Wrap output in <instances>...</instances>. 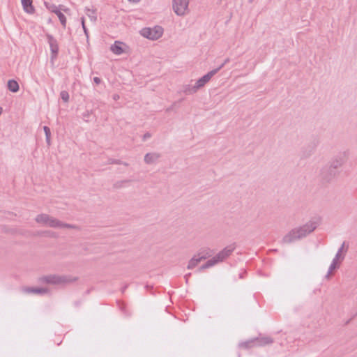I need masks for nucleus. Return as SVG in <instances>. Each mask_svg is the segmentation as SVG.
I'll return each mask as SVG.
<instances>
[{
    "label": "nucleus",
    "mask_w": 357,
    "mask_h": 357,
    "mask_svg": "<svg viewBox=\"0 0 357 357\" xmlns=\"http://www.w3.org/2000/svg\"><path fill=\"white\" fill-rule=\"evenodd\" d=\"M319 223L317 221L310 220L305 225L290 230L282 238L283 243H291L295 241L306 237L313 232Z\"/></svg>",
    "instance_id": "1"
},
{
    "label": "nucleus",
    "mask_w": 357,
    "mask_h": 357,
    "mask_svg": "<svg viewBox=\"0 0 357 357\" xmlns=\"http://www.w3.org/2000/svg\"><path fill=\"white\" fill-rule=\"evenodd\" d=\"M35 220L37 223L42 224L43 225L49 226L52 228H68V229H73L77 230H80L81 228L79 226L76 225H71L68 223H64L60 221L59 220L53 218L48 214L41 213L38 215Z\"/></svg>",
    "instance_id": "2"
},
{
    "label": "nucleus",
    "mask_w": 357,
    "mask_h": 357,
    "mask_svg": "<svg viewBox=\"0 0 357 357\" xmlns=\"http://www.w3.org/2000/svg\"><path fill=\"white\" fill-rule=\"evenodd\" d=\"M77 280V277H73L71 275L51 274L39 278L38 281L40 283L59 285L70 284L76 282Z\"/></svg>",
    "instance_id": "3"
},
{
    "label": "nucleus",
    "mask_w": 357,
    "mask_h": 357,
    "mask_svg": "<svg viewBox=\"0 0 357 357\" xmlns=\"http://www.w3.org/2000/svg\"><path fill=\"white\" fill-rule=\"evenodd\" d=\"M141 35L149 40H155L163 34V28L160 26H155L153 28L145 27L140 31Z\"/></svg>",
    "instance_id": "4"
},
{
    "label": "nucleus",
    "mask_w": 357,
    "mask_h": 357,
    "mask_svg": "<svg viewBox=\"0 0 357 357\" xmlns=\"http://www.w3.org/2000/svg\"><path fill=\"white\" fill-rule=\"evenodd\" d=\"M45 37L50 47V59L54 62L58 57L59 46L57 40L50 33H46Z\"/></svg>",
    "instance_id": "5"
},
{
    "label": "nucleus",
    "mask_w": 357,
    "mask_h": 357,
    "mask_svg": "<svg viewBox=\"0 0 357 357\" xmlns=\"http://www.w3.org/2000/svg\"><path fill=\"white\" fill-rule=\"evenodd\" d=\"M190 0H173L172 8L178 16H183L188 12Z\"/></svg>",
    "instance_id": "6"
},
{
    "label": "nucleus",
    "mask_w": 357,
    "mask_h": 357,
    "mask_svg": "<svg viewBox=\"0 0 357 357\" xmlns=\"http://www.w3.org/2000/svg\"><path fill=\"white\" fill-rule=\"evenodd\" d=\"M339 171L334 169L329 165L324 167L321 171V178L324 183H328L332 181L337 175Z\"/></svg>",
    "instance_id": "7"
},
{
    "label": "nucleus",
    "mask_w": 357,
    "mask_h": 357,
    "mask_svg": "<svg viewBox=\"0 0 357 357\" xmlns=\"http://www.w3.org/2000/svg\"><path fill=\"white\" fill-rule=\"evenodd\" d=\"M347 153L346 151L340 152L332 158L329 166L334 169L338 170L347 162Z\"/></svg>",
    "instance_id": "8"
},
{
    "label": "nucleus",
    "mask_w": 357,
    "mask_h": 357,
    "mask_svg": "<svg viewBox=\"0 0 357 357\" xmlns=\"http://www.w3.org/2000/svg\"><path fill=\"white\" fill-rule=\"evenodd\" d=\"M344 245H345V242H343L342 246L339 248V250H338L337 252L336 253L334 259H333L332 263H331V264L329 266L328 273H327V274L326 275V278H330V275L332 273V272L335 269H336V268H337L339 267V265L337 264H338L337 261L338 260H340V261L344 260V255H342V252L344 250Z\"/></svg>",
    "instance_id": "9"
},
{
    "label": "nucleus",
    "mask_w": 357,
    "mask_h": 357,
    "mask_svg": "<svg viewBox=\"0 0 357 357\" xmlns=\"http://www.w3.org/2000/svg\"><path fill=\"white\" fill-rule=\"evenodd\" d=\"M236 248L235 243L231 244L227 247H225L222 250L218 252L215 257L218 261H222L224 259H227L229 256L231 255L233 251Z\"/></svg>",
    "instance_id": "10"
},
{
    "label": "nucleus",
    "mask_w": 357,
    "mask_h": 357,
    "mask_svg": "<svg viewBox=\"0 0 357 357\" xmlns=\"http://www.w3.org/2000/svg\"><path fill=\"white\" fill-rule=\"evenodd\" d=\"M255 347H264L268 344H271L273 343V339L269 336H262L261 334L257 337L253 338Z\"/></svg>",
    "instance_id": "11"
},
{
    "label": "nucleus",
    "mask_w": 357,
    "mask_h": 357,
    "mask_svg": "<svg viewBox=\"0 0 357 357\" xmlns=\"http://www.w3.org/2000/svg\"><path fill=\"white\" fill-rule=\"evenodd\" d=\"M216 74L215 70H211L206 75H204L203 77L199 78L197 82H196V87L198 89H200L201 87L204 86L207 82L210 81V79L212 78L213 76H214Z\"/></svg>",
    "instance_id": "12"
},
{
    "label": "nucleus",
    "mask_w": 357,
    "mask_h": 357,
    "mask_svg": "<svg viewBox=\"0 0 357 357\" xmlns=\"http://www.w3.org/2000/svg\"><path fill=\"white\" fill-rule=\"evenodd\" d=\"M213 253L214 252L213 250L210 249L209 248L204 247L199 250L197 255L201 260H204L211 257Z\"/></svg>",
    "instance_id": "13"
},
{
    "label": "nucleus",
    "mask_w": 357,
    "mask_h": 357,
    "mask_svg": "<svg viewBox=\"0 0 357 357\" xmlns=\"http://www.w3.org/2000/svg\"><path fill=\"white\" fill-rule=\"evenodd\" d=\"M21 2L24 12L28 14L35 13L36 9L33 6L32 0H21Z\"/></svg>",
    "instance_id": "14"
},
{
    "label": "nucleus",
    "mask_w": 357,
    "mask_h": 357,
    "mask_svg": "<svg viewBox=\"0 0 357 357\" xmlns=\"http://www.w3.org/2000/svg\"><path fill=\"white\" fill-rule=\"evenodd\" d=\"M23 291L27 294L34 293V294H44L49 292V289L47 288H40V287H24Z\"/></svg>",
    "instance_id": "15"
},
{
    "label": "nucleus",
    "mask_w": 357,
    "mask_h": 357,
    "mask_svg": "<svg viewBox=\"0 0 357 357\" xmlns=\"http://www.w3.org/2000/svg\"><path fill=\"white\" fill-rule=\"evenodd\" d=\"M159 153H148L144 156V162L146 164H153L160 158Z\"/></svg>",
    "instance_id": "16"
},
{
    "label": "nucleus",
    "mask_w": 357,
    "mask_h": 357,
    "mask_svg": "<svg viewBox=\"0 0 357 357\" xmlns=\"http://www.w3.org/2000/svg\"><path fill=\"white\" fill-rule=\"evenodd\" d=\"M123 43L120 41H115L113 45L110 47V50L115 54L120 55L123 53L124 50L123 49L122 45Z\"/></svg>",
    "instance_id": "17"
},
{
    "label": "nucleus",
    "mask_w": 357,
    "mask_h": 357,
    "mask_svg": "<svg viewBox=\"0 0 357 357\" xmlns=\"http://www.w3.org/2000/svg\"><path fill=\"white\" fill-rule=\"evenodd\" d=\"M7 87L8 89L13 93H17L20 90L19 84L15 79H9L8 81Z\"/></svg>",
    "instance_id": "18"
},
{
    "label": "nucleus",
    "mask_w": 357,
    "mask_h": 357,
    "mask_svg": "<svg viewBox=\"0 0 357 357\" xmlns=\"http://www.w3.org/2000/svg\"><path fill=\"white\" fill-rule=\"evenodd\" d=\"M218 262H219L218 259H217L215 257H213L212 259L208 260L205 264L202 265L199 268L198 271H202L204 269L208 268L214 266L215 264H216Z\"/></svg>",
    "instance_id": "19"
},
{
    "label": "nucleus",
    "mask_w": 357,
    "mask_h": 357,
    "mask_svg": "<svg viewBox=\"0 0 357 357\" xmlns=\"http://www.w3.org/2000/svg\"><path fill=\"white\" fill-rule=\"evenodd\" d=\"M238 347L239 348L244 349H248L252 347H256L253 338L245 342H240Z\"/></svg>",
    "instance_id": "20"
},
{
    "label": "nucleus",
    "mask_w": 357,
    "mask_h": 357,
    "mask_svg": "<svg viewBox=\"0 0 357 357\" xmlns=\"http://www.w3.org/2000/svg\"><path fill=\"white\" fill-rule=\"evenodd\" d=\"M202 260L198 257L197 255H195L188 262L187 268L188 269H192L195 267L197 266V264L201 261Z\"/></svg>",
    "instance_id": "21"
},
{
    "label": "nucleus",
    "mask_w": 357,
    "mask_h": 357,
    "mask_svg": "<svg viewBox=\"0 0 357 357\" xmlns=\"http://www.w3.org/2000/svg\"><path fill=\"white\" fill-rule=\"evenodd\" d=\"M199 89L196 87V84L194 86L185 85L183 87V93L186 95L193 94L197 91Z\"/></svg>",
    "instance_id": "22"
},
{
    "label": "nucleus",
    "mask_w": 357,
    "mask_h": 357,
    "mask_svg": "<svg viewBox=\"0 0 357 357\" xmlns=\"http://www.w3.org/2000/svg\"><path fill=\"white\" fill-rule=\"evenodd\" d=\"M55 14L58 17V18L61 22V24L62 25V27L63 29H65L66 27V23H67L66 16L64 15V14L62 12H60V10H59L57 12H56Z\"/></svg>",
    "instance_id": "23"
},
{
    "label": "nucleus",
    "mask_w": 357,
    "mask_h": 357,
    "mask_svg": "<svg viewBox=\"0 0 357 357\" xmlns=\"http://www.w3.org/2000/svg\"><path fill=\"white\" fill-rule=\"evenodd\" d=\"M44 4H45L46 8L49 11H50V12H52V13H53L54 14L56 13V12H57L59 10L58 6H56V5L54 4V3H50L45 1Z\"/></svg>",
    "instance_id": "24"
},
{
    "label": "nucleus",
    "mask_w": 357,
    "mask_h": 357,
    "mask_svg": "<svg viewBox=\"0 0 357 357\" xmlns=\"http://www.w3.org/2000/svg\"><path fill=\"white\" fill-rule=\"evenodd\" d=\"M131 181L129 179L118 181L113 184V188L114 189H120L125 186V184L130 183Z\"/></svg>",
    "instance_id": "25"
},
{
    "label": "nucleus",
    "mask_w": 357,
    "mask_h": 357,
    "mask_svg": "<svg viewBox=\"0 0 357 357\" xmlns=\"http://www.w3.org/2000/svg\"><path fill=\"white\" fill-rule=\"evenodd\" d=\"M86 14L92 21H96L97 16L96 15V10L86 8Z\"/></svg>",
    "instance_id": "26"
},
{
    "label": "nucleus",
    "mask_w": 357,
    "mask_h": 357,
    "mask_svg": "<svg viewBox=\"0 0 357 357\" xmlns=\"http://www.w3.org/2000/svg\"><path fill=\"white\" fill-rule=\"evenodd\" d=\"M43 130H44L45 134L46 142H47V145L50 146V143H51L50 142V138H51L50 128L48 126H45L43 127Z\"/></svg>",
    "instance_id": "27"
},
{
    "label": "nucleus",
    "mask_w": 357,
    "mask_h": 357,
    "mask_svg": "<svg viewBox=\"0 0 357 357\" xmlns=\"http://www.w3.org/2000/svg\"><path fill=\"white\" fill-rule=\"evenodd\" d=\"M60 97L65 102H68L69 101V93L66 91H61L60 93Z\"/></svg>",
    "instance_id": "28"
},
{
    "label": "nucleus",
    "mask_w": 357,
    "mask_h": 357,
    "mask_svg": "<svg viewBox=\"0 0 357 357\" xmlns=\"http://www.w3.org/2000/svg\"><path fill=\"white\" fill-rule=\"evenodd\" d=\"M81 23H82V29L84 30V34L86 35V38H89V31H88V29L86 28V26L85 25V20H84V17H82L81 18Z\"/></svg>",
    "instance_id": "29"
},
{
    "label": "nucleus",
    "mask_w": 357,
    "mask_h": 357,
    "mask_svg": "<svg viewBox=\"0 0 357 357\" xmlns=\"http://www.w3.org/2000/svg\"><path fill=\"white\" fill-rule=\"evenodd\" d=\"M58 7L60 10V12L63 11V12L66 13V14H68V15L70 14V10L68 8H66L65 6L60 4L58 6Z\"/></svg>",
    "instance_id": "30"
},
{
    "label": "nucleus",
    "mask_w": 357,
    "mask_h": 357,
    "mask_svg": "<svg viewBox=\"0 0 357 357\" xmlns=\"http://www.w3.org/2000/svg\"><path fill=\"white\" fill-rule=\"evenodd\" d=\"M122 163V161L121 160L118 159H114V158H109L108 159V164H115V165H121Z\"/></svg>",
    "instance_id": "31"
},
{
    "label": "nucleus",
    "mask_w": 357,
    "mask_h": 357,
    "mask_svg": "<svg viewBox=\"0 0 357 357\" xmlns=\"http://www.w3.org/2000/svg\"><path fill=\"white\" fill-rule=\"evenodd\" d=\"M43 234L45 236H50V237H54V238H56L57 237V235L56 234V233L54 232V231H44Z\"/></svg>",
    "instance_id": "32"
},
{
    "label": "nucleus",
    "mask_w": 357,
    "mask_h": 357,
    "mask_svg": "<svg viewBox=\"0 0 357 357\" xmlns=\"http://www.w3.org/2000/svg\"><path fill=\"white\" fill-rule=\"evenodd\" d=\"M151 137V134L149 132H146V133L144 134V135L142 137V140L144 142L147 139L150 138Z\"/></svg>",
    "instance_id": "33"
},
{
    "label": "nucleus",
    "mask_w": 357,
    "mask_h": 357,
    "mask_svg": "<svg viewBox=\"0 0 357 357\" xmlns=\"http://www.w3.org/2000/svg\"><path fill=\"white\" fill-rule=\"evenodd\" d=\"M91 115V112L89 111H86L85 113L83 114V117L85 119L86 121H89V118Z\"/></svg>",
    "instance_id": "34"
},
{
    "label": "nucleus",
    "mask_w": 357,
    "mask_h": 357,
    "mask_svg": "<svg viewBox=\"0 0 357 357\" xmlns=\"http://www.w3.org/2000/svg\"><path fill=\"white\" fill-rule=\"evenodd\" d=\"M225 66V63H222V64H220V66L213 69V70H215L216 71V74Z\"/></svg>",
    "instance_id": "35"
},
{
    "label": "nucleus",
    "mask_w": 357,
    "mask_h": 357,
    "mask_svg": "<svg viewBox=\"0 0 357 357\" xmlns=\"http://www.w3.org/2000/svg\"><path fill=\"white\" fill-rule=\"evenodd\" d=\"M93 82L96 84H100L101 83V79L98 77H93Z\"/></svg>",
    "instance_id": "36"
},
{
    "label": "nucleus",
    "mask_w": 357,
    "mask_h": 357,
    "mask_svg": "<svg viewBox=\"0 0 357 357\" xmlns=\"http://www.w3.org/2000/svg\"><path fill=\"white\" fill-rule=\"evenodd\" d=\"M190 275H191V273H189L186 274V275L184 276L185 280V283H186V284H188V280H189V278H190Z\"/></svg>",
    "instance_id": "37"
},
{
    "label": "nucleus",
    "mask_w": 357,
    "mask_h": 357,
    "mask_svg": "<svg viewBox=\"0 0 357 357\" xmlns=\"http://www.w3.org/2000/svg\"><path fill=\"white\" fill-rule=\"evenodd\" d=\"M174 105H175V103H174L171 107H168V108L166 109V111H167V112H169V111H171L172 109H173V107H174Z\"/></svg>",
    "instance_id": "38"
},
{
    "label": "nucleus",
    "mask_w": 357,
    "mask_h": 357,
    "mask_svg": "<svg viewBox=\"0 0 357 357\" xmlns=\"http://www.w3.org/2000/svg\"><path fill=\"white\" fill-rule=\"evenodd\" d=\"M230 61V59L229 58H227L225 59L224 62L222 63H225V66L229 63Z\"/></svg>",
    "instance_id": "39"
},
{
    "label": "nucleus",
    "mask_w": 357,
    "mask_h": 357,
    "mask_svg": "<svg viewBox=\"0 0 357 357\" xmlns=\"http://www.w3.org/2000/svg\"><path fill=\"white\" fill-rule=\"evenodd\" d=\"M121 165H123L126 166V167H128L129 165V164L128 162H123V161H122V163Z\"/></svg>",
    "instance_id": "40"
},
{
    "label": "nucleus",
    "mask_w": 357,
    "mask_h": 357,
    "mask_svg": "<svg viewBox=\"0 0 357 357\" xmlns=\"http://www.w3.org/2000/svg\"><path fill=\"white\" fill-rule=\"evenodd\" d=\"M130 2L137 3L139 2L140 0H128Z\"/></svg>",
    "instance_id": "41"
},
{
    "label": "nucleus",
    "mask_w": 357,
    "mask_h": 357,
    "mask_svg": "<svg viewBox=\"0 0 357 357\" xmlns=\"http://www.w3.org/2000/svg\"><path fill=\"white\" fill-rule=\"evenodd\" d=\"M127 288V286H125L124 287L122 288V292H124L125 290Z\"/></svg>",
    "instance_id": "42"
},
{
    "label": "nucleus",
    "mask_w": 357,
    "mask_h": 357,
    "mask_svg": "<svg viewBox=\"0 0 357 357\" xmlns=\"http://www.w3.org/2000/svg\"><path fill=\"white\" fill-rule=\"evenodd\" d=\"M2 112H3V109L1 107H0V115L2 114Z\"/></svg>",
    "instance_id": "43"
},
{
    "label": "nucleus",
    "mask_w": 357,
    "mask_h": 357,
    "mask_svg": "<svg viewBox=\"0 0 357 357\" xmlns=\"http://www.w3.org/2000/svg\"><path fill=\"white\" fill-rule=\"evenodd\" d=\"M117 98H119V96H114V99L116 100Z\"/></svg>",
    "instance_id": "44"
},
{
    "label": "nucleus",
    "mask_w": 357,
    "mask_h": 357,
    "mask_svg": "<svg viewBox=\"0 0 357 357\" xmlns=\"http://www.w3.org/2000/svg\"><path fill=\"white\" fill-rule=\"evenodd\" d=\"M348 247L345 249L344 252H347Z\"/></svg>",
    "instance_id": "45"
},
{
    "label": "nucleus",
    "mask_w": 357,
    "mask_h": 357,
    "mask_svg": "<svg viewBox=\"0 0 357 357\" xmlns=\"http://www.w3.org/2000/svg\"><path fill=\"white\" fill-rule=\"evenodd\" d=\"M48 22H52V20H51V19H49V20H48Z\"/></svg>",
    "instance_id": "46"
}]
</instances>
